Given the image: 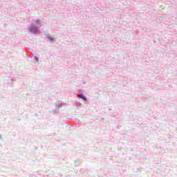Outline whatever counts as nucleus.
<instances>
[{
  "label": "nucleus",
  "instance_id": "1",
  "mask_svg": "<svg viewBox=\"0 0 177 177\" xmlns=\"http://www.w3.org/2000/svg\"><path fill=\"white\" fill-rule=\"evenodd\" d=\"M78 97H79L80 99H83V100H86V97L84 96V95H82V94L79 95Z\"/></svg>",
  "mask_w": 177,
  "mask_h": 177
},
{
  "label": "nucleus",
  "instance_id": "2",
  "mask_svg": "<svg viewBox=\"0 0 177 177\" xmlns=\"http://www.w3.org/2000/svg\"><path fill=\"white\" fill-rule=\"evenodd\" d=\"M48 39H49L50 41H53V38H52L51 37H50L48 38Z\"/></svg>",
  "mask_w": 177,
  "mask_h": 177
}]
</instances>
